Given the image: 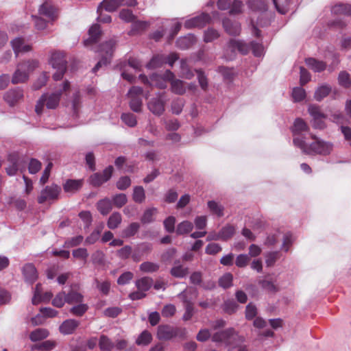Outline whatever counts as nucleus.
Listing matches in <instances>:
<instances>
[{
	"mask_svg": "<svg viewBox=\"0 0 351 351\" xmlns=\"http://www.w3.org/2000/svg\"><path fill=\"white\" fill-rule=\"evenodd\" d=\"M111 201L115 207L121 208L127 203L128 198L125 194L119 193L114 195Z\"/></svg>",
	"mask_w": 351,
	"mask_h": 351,
	"instance_id": "603ef678",
	"label": "nucleus"
},
{
	"mask_svg": "<svg viewBox=\"0 0 351 351\" xmlns=\"http://www.w3.org/2000/svg\"><path fill=\"white\" fill-rule=\"evenodd\" d=\"M113 167L110 165L102 173H95L90 177V182L94 186H99L107 182L112 176Z\"/></svg>",
	"mask_w": 351,
	"mask_h": 351,
	"instance_id": "f8f14e48",
	"label": "nucleus"
},
{
	"mask_svg": "<svg viewBox=\"0 0 351 351\" xmlns=\"http://www.w3.org/2000/svg\"><path fill=\"white\" fill-rule=\"evenodd\" d=\"M11 45L16 56L21 53H27L32 50V46L27 43L24 38L17 37L11 41Z\"/></svg>",
	"mask_w": 351,
	"mask_h": 351,
	"instance_id": "f3484780",
	"label": "nucleus"
},
{
	"mask_svg": "<svg viewBox=\"0 0 351 351\" xmlns=\"http://www.w3.org/2000/svg\"><path fill=\"white\" fill-rule=\"evenodd\" d=\"M189 273L188 267H185L180 264L179 260L174 262L173 267L171 269L170 274L175 278H182L185 277Z\"/></svg>",
	"mask_w": 351,
	"mask_h": 351,
	"instance_id": "a878e982",
	"label": "nucleus"
},
{
	"mask_svg": "<svg viewBox=\"0 0 351 351\" xmlns=\"http://www.w3.org/2000/svg\"><path fill=\"white\" fill-rule=\"evenodd\" d=\"M119 18L126 23H130L134 21L135 16L131 10L123 9L119 12Z\"/></svg>",
	"mask_w": 351,
	"mask_h": 351,
	"instance_id": "338daca9",
	"label": "nucleus"
},
{
	"mask_svg": "<svg viewBox=\"0 0 351 351\" xmlns=\"http://www.w3.org/2000/svg\"><path fill=\"white\" fill-rule=\"evenodd\" d=\"M152 250V245L149 243H141L135 247L132 258L135 262H139L141 259V256L144 254H147Z\"/></svg>",
	"mask_w": 351,
	"mask_h": 351,
	"instance_id": "6ab92c4d",
	"label": "nucleus"
},
{
	"mask_svg": "<svg viewBox=\"0 0 351 351\" xmlns=\"http://www.w3.org/2000/svg\"><path fill=\"white\" fill-rule=\"evenodd\" d=\"M3 98L10 106H14L23 99V90L19 87L10 89L5 93Z\"/></svg>",
	"mask_w": 351,
	"mask_h": 351,
	"instance_id": "2eb2a0df",
	"label": "nucleus"
},
{
	"mask_svg": "<svg viewBox=\"0 0 351 351\" xmlns=\"http://www.w3.org/2000/svg\"><path fill=\"white\" fill-rule=\"evenodd\" d=\"M49 335V332L47 329L37 328L30 333L29 338L32 341H37L47 338Z\"/></svg>",
	"mask_w": 351,
	"mask_h": 351,
	"instance_id": "58836bf2",
	"label": "nucleus"
},
{
	"mask_svg": "<svg viewBox=\"0 0 351 351\" xmlns=\"http://www.w3.org/2000/svg\"><path fill=\"white\" fill-rule=\"evenodd\" d=\"M121 215L118 212H114L108 219L107 226L108 228L113 230L117 228L121 223Z\"/></svg>",
	"mask_w": 351,
	"mask_h": 351,
	"instance_id": "f704fd0d",
	"label": "nucleus"
},
{
	"mask_svg": "<svg viewBox=\"0 0 351 351\" xmlns=\"http://www.w3.org/2000/svg\"><path fill=\"white\" fill-rule=\"evenodd\" d=\"M152 285V279L149 277H143L136 281L137 289L143 292L148 291Z\"/></svg>",
	"mask_w": 351,
	"mask_h": 351,
	"instance_id": "ea45409f",
	"label": "nucleus"
},
{
	"mask_svg": "<svg viewBox=\"0 0 351 351\" xmlns=\"http://www.w3.org/2000/svg\"><path fill=\"white\" fill-rule=\"evenodd\" d=\"M116 43L117 41L114 38H111L100 45L98 52L101 56V60L93 69V73H96L103 65H107L110 62Z\"/></svg>",
	"mask_w": 351,
	"mask_h": 351,
	"instance_id": "7ed1b4c3",
	"label": "nucleus"
},
{
	"mask_svg": "<svg viewBox=\"0 0 351 351\" xmlns=\"http://www.w3.org/2000/svg\"><path fill=\"white\" fill-rule=\"evenodd\" d=\"M223 26L225 31L232 36L239 35L241 30L239 23L233 22L229 19H225L223 20Z\"/></svg>",
	"mask_w": 351,
	"mask_h": 351,
	"instance_id": "412c9836",
	"label": "nucleus"
},
{
	"mask_svg": "<svg viewBox=\"0 0 351 351\" xmlns=\"http://www.w3.org/2000/svg\"><path fill=\"white\" fill-rule=\"evenodd\" d=\"M180 76L190 80L194 76L193 72L190 69L186 60H180Z\"/></svg>",
	"mask_w": 351,
	"mask_h": 351,
	"instance_id": "c03bdc74",
	"label": "nucleus"
},
{
	"mask_svg": "<svg viewBox=\"0 0 351 351\" xmlns=\"http://www.w3.org/2000/svg\"><path fill=\"white\" fill-rule=\"evenodd\" d=\"M157 209L156 208H150L145 210L142 217L141 221L143 223H149L154 221L153 217L156 213Z\"/></svg>",
	"mask_w": 351,
	"mask_h": 351,
	"instance_id": "bf43d9fd",
	"label": "nucleus"
},
{
	"mask_svg": "<svg viewBox=\"0 0 351 351\" xmlns=\"http://www.w3.org/2000/svg\"><path fill=\"white\" fill-rule=\"evenodd\" d=\"M38 287L39 285H37L36 287L34 295L32 298L33 304H38L40 302H49L53 297V293L51 291H47L42 295H40Z\"/></svg>",
	"mask_w": 351,
	"mask_h": 351,
	"instance_id": "72a5a7b5",
	"label": "nucleus"
},
{
	"mask_svg": "<svg viewBox=\"0 0 351 351\" xmlns=\"http://www.w3.org/2000/svg\"><path fill=\"white\" fill-rule=\"evenodd\" d=\"M61 188L57 184L47 186L43 189L38 197V202L43 204L47 201L56 200L58 198Z\"/></svg>",
	"mask_w": 351,
	"mask_h": 351,
	"instance_id": "1a4fd4ad",
	"label": "nucleus"
},
{
	"mask_svg": "<svg viewBox=\"0 0 351 351\" xmlns=\"http://www.w3.org/2000/svg\"><path fill=\"white\" fill-rule=\"evenodd\" d=\"M210 16L206 13H202L199 16H195L186 21L184 27L187 29L193 27H202L209 23Z\"/></svg>",
	"mask_w": 351,
	"mask_h": 351,
	"instance_id": "ddd939ff",
	"label": "nucleus"
},
{
	"mask_svg": "<svg viewBox=\"0 0 351 351\" xmlns=\"http://www.w3.org/2000/svg\"><path fill=\"white\" fill-rule=\"evenodd\" d=\"M338 80L341 86L346 88L351 86V79L350 77V75L346 71H342L339 73Z\"/></svg>",
	"mask_w": 351,
	"mask_h": 351,
	"instance_id": "774afa93",
	"label": "nucleus"
},
{
	"mask_svg": "<svg viewBox=\"0 0 351 351\" xmlns=\"http://www.w3.org/2000/svg\"><path fill=\"white\" fill-rule=\"evenodd\" d=\"M79 324L80 322L75 319H66L60 326V331L64 335L72 334Z\"/></svg>",
	"mask_w": 351,
	"mask_h": 351,
	"instance_id": "b1692460",
	"label": "nucleus"
},
{
	"mask_svg": "<svg viewBox=\"0 0 351 351\" xmlns=\"http://www.w3.org/2000/svg\"><path fill=\"white\" fill-rule=\"evenodd\" d=\"M193 228V224L191 221L185 220L178 224L176 232L177 234L181 235L191 232Z\"/></svg>",
	"mask_w": 351,
	"mask_h": 351,
	"instance_id": "a19ab883",
	"label": "nucleus"
},
{
	"mask_svg": "<svg viewBox=\"0 0 351 351\" xmlns=\"http://www.w3.org/2000/svg\"><path fill=\"white\" fill-rule=\"evenodd\" d=\"M164 64H166V56L156 55L147 64V67L149 69H156L161 67Z\"/></svg>",
	"mask_w": 351,
	"mask_h": 351,
	"instance_id": "37998d69",
	"label": "nucleus"
},
{
	"mask_svg": "<svg viewBox=\"0 0 351 351\" xmlns=\"http://www.w3.org/2000/svg\"><path fill=\"white\" fill-rule=\"evenodd\" d=\"M96 207L101 215L106 216L112 210V202L109 198L106 197L99 200Z\"/></svg>",
	"mask_w": 351,
	"mask_h": 351,
	"instance_id": "393cba45",
	"label": "nucleus"
},
{
	"mask_svg": "<svg viewBox=\"0 0 351 351\" xmlns=\"http://www.w3.org/2000/svg\"><path fill=\"white\" fill-rule=\"evenodd\" d=\"M98 344L101 351H112L114 348V343L105 335L100 336Z\"/></svg>",
	"mask_w": 351,
	"mask_h": 351,
	"instance_id": "2f4dec72",
	"label": "nucleus"
},
{
	"mask_svg": "<svg viewBox=\"0 0 351 351\" xmlns=\"http://www.w3.org/2000/svg\"><path fill=\"white\" fill-rule=\"evenodd\" d=\"M208 207L210 210L218 217L223 216V206L215 201H209L208 202Z\"/></svg>",
	"mask_w": 351,
	"mask_h": 351,
	"instance_id": "8fccbe9b",
	"label": "nucleus"
},
{
	"mask_svg": "<svg viewBox=\"0 0 351 351\" xmlns=\"http://www.w3.org/2000/svg\"><path fill=\"white\" fill-rule=\"evenodd\" d=\"M8 160L10 165L5 168L6 173L8 176H14L19 170L21 172L25 170L26 162L18 155H10Z\"/></svg>",
	"mask_w": 351,
	"mask_h": 351,
	"instance_id": "9d476101",
	"label": "nucleus"
},
{
	"mask_svg": "<svg viewBox=\"0 0 351 351\" xmlns=\"http://www.w3.org/2000/svg\"><path fill=\"white\" fill-rule=\"evenodd\" d=\"M140 270L145 273H152L158 270L159 265L152 262H144L139 266Z\"/></svg>",
	"mask_w": 351,
	"mask_h": 351,
	"instance_id": "09e8293b",
	"label": "nucleus"
},
{
	"mask_svg": "<svg viewBox=\"0 0 351 351\" xmlns=\"http://www.w3.org/2000/svg\"><path fill=\"white\" fill-rule=\"evenodd\" d=\"M133 200L138 204L143 203L145 199V190L143 186H135L132 194Z\"/></svg>",
	"mask_w": 351,
	"mask_h": 351,
	"instance_id": "de8ad7c7",
	"label": "nucleus"
},
{
	"mask_svg": "<svg viewBox=\"0 0 351 351\" xmlns=\"http://www.w3.org/2000/svg\"><path fill=\"white\" fill-rule=\"evenodd\" d=\"M247 3L248 7L253 10L265 11L267 10L266 4L263 1L249 0Z\"/></svg>",
	"mask_w": 351,
	"mask_h": 351,
	"instance_id": "69168bd1",
	"label": "nucleus"
},
{
	"mask_svg": "<svg viewBox=\"0 0 351 351\" xmlns=\"http://www.w3.org/2000/svg\"><path fill=\"white\" fill-rule=\"evenodd\" d=\"M66 293L64 291L59 292L52 300V304L57 307L61 308L66 302Z\"/></svg>",
	"mask_w": 351,
	"mask_h": 351,
	"instance_id": "6e6d98bb",
	"label": "nucleus"
},
{
	"mask_svg": "<svg viewBox=\"0 0 351 351\" xmlns=\"http://www.w3.org/2000/svg\"><path fill=\"white\" fill-rule=\"evenodd\" d=\"M38 14L47 17L49 21H53L57 17V10L51 2L45 1L40 5Z\"/></svg>",
	"mask_w": 351,
	"mask_h": 351,
	"instance_id": "a211bd4d",
	"label": "nucleus"
},
{
	"mask_svg": "<svg viewBox=\"0 0 351 351\" xmlns=\"http://www.w3.org/2000/svg\"><path fill=\"white\" fill-rule=\"evenodd\" d=\"M66 300L68 304L81 303L83 301V295L73 289H71L66 293Z\"/></svg>",
	"mask_w": 351,
	"mask_h": 351,
	"instance_id": "4c0bfd02",
	"label": "nucleus"
},
{
	"mask_svg": "<svg viewBox=\"0 0 351 351\" xmlns=\"http://www.w3.org/2000/svg\"><path fill=\"white\" fill-rule=\"evenodd\" d=\"M237 334L232 328L215 333L212 340L215 342H225L227 344L231 343L232 339H234Z\"/></svg>",
	"mask_w": 351,
	"mask_h": 351,
	"instance_id": "dca6fc26",
	"label": "nucleus"
},
{
	"mask_svg": "<svg viewBox=\"0 0 351 351\" xmlns=\"http://www.w3.org/2000/svg\"><path fill=\"white\" fill-rule=\"evenodd\" d=\"M101 34V31L100 26L97 24L93 25L88 30L89 38L84 42V45L87 47L93 43H96L99 38Z\"/></svg>",
	"mask_w": 351,
	"mask_h": 351,
	"instance_id": "5701e85b",
	"label": "nucleus"
},
{
	"mask_svg": "<svg viewBox=\"0 0 351 351\" xmlns=\"http://www.w3.org/2000/svg\"><path fill=\"white\" fill-rule=\"evenodd\" d=\"M280 258V252L278 251L270 252L265 255V263L267 267H271L276 261Z\"/></svg>",
	"mask_w": 351,
	"mask_h": 351,
	"instance_id": "052dcab7",
	"label": "nucleus"
},
{
	"mask_svg": "<svg viewBox=\"0 0 351 351\" xmlns=\"http://www.w3.org/2000/svg\"><path fill=\"white\" fill-rule=\"evenodd\" d=\"M49 63L55 69H66V60L62 52H52Z\"/></svg>",
	"mask_w": 351,
	"mask_h": 351,
	"instance_id": "4468645a",
	"label": "nucleus"
},
{
	"mask_svg": "<svg viewBox=\"0 0 351 351\" xmlns=\"http://www.w3.org/2000/svg\"><path fill=\"white\" fill-rule=\"evenodd\" d=\"M29 77L28 73L21 69L18 64L12 77V83L14 84L24 83L28 80Z\"/></svg>",
	"mask_w": 351,
	"mask_h": 351,
	"instance_id": "bb28decb",
	"label": "nucleus"
},
{
	"mask_svg": "<svg viewBox=\"0 0 351 351\" xmlns=\"http://www.w3.org/2000/svg\"><path fill=\"white\" fill-rule=\"evenodd\" d=\"M235 232V228L233 226L226 225L219 232L222 241H226L231 238Z\"/></svg>",
	"mask_w": 351,
	"mask_h": 351,
	"instance_id": "49530a36",
	"label": "nucleus"
},
{
	"mask_svg": "<svg viewBox=\"0 0 351 351\" xmlns=\"http://www.w3.org/2000/svg\"><path fill=\"white\" fill-rule=\"evenodd\" d=\"M152 340L151 333L147 330L143 331L136 339V343L140 346H146L149 345Z\"/></svg>",
	"mask_w": 351,
	"mask_h": 351,
	"instance_id": "79ce46f5",
	"label": "nucleus"
},
{
	"mask_svg": "<svg viewBox=\"0 0 351 351\" xmlns=\"http://www.w3.org/2000/svg\"><path fill=\"white\" fill-rule=\"evenodd\" d=\"M19 64L29 75L31 73L38 67L39 61L36 59H29L19 63Z\"/></svg>",
	"mask_w": 351,
	"mask_h": 351,
	"instance_id": "473e14b6",
	"label": "nucleus"
},
{
	"mask_svg": "<svg viewBox=\"0 0 351 351\" xmlns=\"http://www.w3.org/2000/svg\"><path fill=\"white\" fill-rule=\"evenodd\" d=\"M219 37V34L216 29L209 28L204 32V41L206 43H210L217 39Z\"/></svg>",
	"mask_w": 351,
	"mask_h": 351,
	"instance_id": "13d9d810",
	"label": "nucleus"
},
{
	"mask_svg": "<svg viewBox=\"0 0 351 351\" xmlns=\"http://www.w3.org/2000/svg\"><path fill=\"white\" fill-rule=\"evenodd\" d=\"M305 62L306 65L315 72H321L326 67V64L324 62L313 58H306Z\"/></svg>",
	"mask_w": 351,
	"mask_h": 351,
	"instance_id": "c85d7f7f",
	"label": "nucleus"
},
{
	"mask_svg": "<svg viewBox=\"0 0 351 351\" xmlns=\"http://www.w3.org/2000/svg\"><path fill=\"white\" fill-rule=\"evenodd\" d=\"M233 276L230 273H226L219 280V285L223 288H228L232 285Z\"/></svg>",
	"mask_w": 351,
	"mask_h": 351,
	"instance_id": "680f3d73",
	"label": "nucleus"
},
{
	"mask_svg": "<svg viewBox=\"0 0 351 351\" xmlns=\"http://www.w3.org/2000/svg\"><path fill=\"white\" fill-rule=\"evenodd\" d=\"M82 180H68L64 183L63 188L65 192L74 193L81 189Z\"/></svg>",
	"mask_w": 351,
	"mask_h": 351,
	"instance_id": "7c9ffc66",
	"label": "nucleus"
},
{
	"mask_svg": "<svg viewBox=\"0 0 351 351\" xmlns=\"http://www.w3.org/2000/svg\"><path fill=\"white\" fill-rule=\"evenodd\" d=\"M331 91V87L327 84L319 86L315 92L314 97L317 101H320L326 97Z\"/></svg>",
	"mask_w": 351,
	"mask_h": 351,
	"instance_id": "c9c22d12",
	"label": "nucleus"
},
{
	"mask_svg": "<svg viewBox=\"0 0 351 351\" xmlns=\"http://www.w3.org/2000/svg\"><path fill=\"white\" fill-rule=\"evenodd\" d=\"M184 106V101L182 99H177L171 103V112L175 114H179L182 112L183 107Z\"/></svg>",
	"mask_w": 351,
	"mask_h": 351,
	"instance_id": "e2e57ef3",
	"label": "nucleus"
},
{
	"mask_svg": "<svg viewBox=\"0 0 351 351\" xmlns=\"http://www.w3.org/2000/svg\"><path fill=\"white\" fill-rule=\"evenodd\" d=\"M311 138L314 141L308 144L305 140L299 137H295L293 140L295 146L299 147L302 153L307 155H323L326 156L331 153L333 149V145L330 142L324 141L316 136L311 134Z\"/></svg>",
	"mask_w": 351,
	"mask_h": 351,
	"instance_id": "f257e3e1",
	"label": "nucleus"
},
{
	"mask_svg": "<svg viewBox=\"0 0 351 351\" xmlns=\"http://www.w3.org/2000/svg\"><path fill=\"white\" fill-rule=\"evenodd\" d=\"M249 50L250 47L243 41L231 39L225 47L224 57L227 60H231L235 57L237 51L247 54Z\"/></svg>",
	"mask_w": 351,
	"mask_h": 351,
	"instance_id": "39448f33",
	"label": "nucleus"
},
{
	"mask_svg": "<svg viewBox=\"0 0 351 351\" xmlns=\"http://www.w3.org/2000/svg\"><path fill=\"white\" fill-rule=\"evenodd\" d=\"M49 79V75L47 72H43L39 77L37 78L36 82L33 84V88L35 90H38L44 86Z\"/></svg>",
	"mask_w": 351,
	"mask_h": 351,
	"instance_id": "864d4df0",
	"label": "nucleus"
},
{
	"mask_svg": "<svg viewBox=\"0 0 351 351\" xmlns=\"http://www.w3.org/2000/svg\"><path fill=\"white\" fill-rule=\"evenodd\" d=\"M171 90L172 93L182 95L186 93L184 82L182 80L175 79V77L170 80Z\"/></svg>",
	"mask_w": 351,
	"mask_h": 351,
	"instance_id": "c756f323",
	"label": "nucleus"
},
{
	"mask_svg": "<svg viewBox=\"0 0 351 351\" xmlns=\"http://www.w3.org/2000/svg\"><path fill=\"white\" fill-rule=\"evenodd\" d=\"M136 4V0H103L97 8V12H99L104 9L110 12L115 11L119 7L122 5L133 7Z\"/></svg>",
	"mask_w": 351,
	"mask_h": 351,
	"instance_id": "6e6552de",
	"label": "nucleus"
},
{
	"mask_svg": "<svg viewBox=\"0 0 351 351\" xmlns=\"http://www.w3.org/2000/svg\"><path fill=\"white\" fill-rule=\"evenodd\" d=\"M121 118L129 127H134L137 123L136 116L132 113H123Z\"/></svg>",
	"mask_w": 351,
	"mask_h": 351,
	"instance_id": "0e129e2a",
	"label": "nucleus"
},
{
	"mask_svg": "<svg viewBox=\"0 0 351 351\" xmlns=\"http://www.w3.org/2000/svg\"><path fill=\"white\" fill-rule=\"evenodd\" d=\"M144 83L149 82V80L146 76L140 75ZM175 77V75L170 70H166L163 74L153 73L149 77V83L151 86H155L160 89H165L167 87V83Z\"/></svg>",
	"mask_w": 351,
	"mask_h": 351,
	"instance_id": "20e7f679",
	"label": "nucleus"
},
{
	"mask_svg": "<svg viewBox=\"0 0 351 351\" xmlns=\"http://www.w3.org/2000/svg\"><path fill=\"white\" fill-rule=\"evenodd\" d=\"M332 12L334 14L351 15V5L339 3L332 8Z\"/></svg>",
	"mask_w": 351,
	"mask_h": 351,
	"instance_id": "e433bc0d",
	"label": "nucleus"
},
{
	"mask_svg": "<svg viewBox=\"0 0 351 351\" xmlns=\"http://www.w3.org/2000/svg\"><path fill=\"white\" fill-rule=\"evenodd\" d=\"M150 23L148 21H134L132 25L131 32H138L146 29Z\"/></svg>",
	"mask_w": 351,
	"mask_h": 351,
	"instance_id": "4d7b16f0",
	"label": "nucleus"
},
{
	"mask_svg": "<svg viewBox=\"0 0 351 351\" xmlns=\"http://www.w3.org/2000/svg\"><path fill=\"white\" fill-rule=\"evenodd\" d=\"M164 95L158 93L156 97L152 98L147 103L148 109L156 116H160L165 112L166 100L163 98Z\"/></svg>",
	"mask_w": 351,
	"mask_h": 351,
	"instance_id": "9b49d317",
	"label": "nucleus"
},
{
	"mask_svg": "<svg viewBox=\"0 0 351 351\" xmlns=\"http://www.w3.org/2000/svg\"><path fill=\"white\" fill-rule=\"evenodd\" d=\"M195 43V37L192 34L180 37L176 40V46L181 49H186Z\"/></svg>",
	"mask_w": 351,
	"mask_h": 351,
	"instance_id": "cd10ccee",
	"label": "nucleus"
},
{
	"mask_svg": "<svg viewBox=\"0 0 351 351\" xmlns=\"http://www.w3.org/2000/svg\"><path fill=\"white\" fill-rule=\"evenodd\" d=\"M186 333L185 328H174L169 325H160L158 327L157 337L159 339L169 340L174 337H184Z\"/></svg>",
	"mask_w": 351,
	"mask_h": 351,
	"instance_id": "0eeeda50",
	"label": "nucleus"
},
{
	"mask_svg": "<svg viewBox=\"0 0 351 351\" xmlns=\"http://www.w3.org/2000/svg\"><path fill=\"white\" fill-rule=\"evenodd\" d=\"M84 240L82 235H78L72 238L67 239L64 244V247L66 248L73 247L80 245Z\"/></svg>",
	"mask_w": 351,
	"mask_h": 351,
	"instance_id": "5fc2aeb1",
	"label": "nucleus"
},
{
	"mask_svg": "<svg viewBox=\"0 0 351 351\" xmlns=\"http://www.w3.org/2000/svg\"><path fill=\"white\" fill-rule=\"evenodd\" d=\"M308 126L302 119H296L294 121L293 126L292 128L293 138L295 137H299L304 140V137L302 136V135L303 134L304 132H308Z\"/></svg>",
	"mask_w": 351,
	"mask_h": 351,
	"instance_id": "aec40b11",
	"label": "nucleus"
},
{
	"mask_svg": "<svg viewBox=\"0 0 351 351\" xmlns=\"http://www.w3.org/2000/svg\"><path fill=\"white\" fill-rule=\"evenodd\" d=\"M188 295H193L195 298L197 296L196 289L193 288L186 289L178 294V297L184 304L185 312L182 317L184 321L190 320L194 313L193 305L191 302L192 297L189 298Z\"/></svg>",
	"mask_w": 351,
	"mask_h": 351,
	"instance_id": "423d86ee",
	"label": "nucleus"
},
{
	"mask_svg": "<svg viewBox=\"0 0 351 351\" xmlns=\"http://www.w3.org/2000/svg\"><path fill=\"white\" fill-rule=\"evenodd\" d=\"M70 88L69 81H64L62 88L51 94H44L37 101L35 107V111L38 114L43 112L44 106H46L48 109H55L59 104L60 97L64 92Z\"/></svg>",
	"mask_w": 351,
	"mask_h": 351,
	"instance_id": "f03ea898",
	"label": "nucleus"
},
{
	"mask_svg": "<svg viewBox=\"0 0 351 351\" xmlns=\"http://www.w3.org/2000/svg\"><path fill=\"white\" fill-rule=\"evenodd\" d=\"M23 276L26 282L32 284L38 278L37 271L35 267L31 264H26L22 269Z\"/></svg>",
	"mask_w": 351,
	"mask_h": 351,
	"instance_id": "4be33fe9",
	"label": "nucleus"
},
{
	"mask_svg": "<svg viewBox=\"0 0 351 351\" xmlns=\"http://www.w3.org/2000/svg\"><path fill=\"white\" fill-rule=\"evenodd\" d=\"M162 122L165 125L166 130L168 131H176L180 127V123L176 119H162Z\"/></svg>",
	"mask_w": 351,
	"mask_h": 351,
	"instance_id": "3c124183",
	"label": "nucleus"
},
{
	"mask_svg": "<svg viewBox=\"0 0 351 351\" xmlns=\"http://www.w3.org/2000/svg\"><path fill=\"white\" fill-rule=\"evenodd\" d=\"M140 228L138 223H131L127 228L122 231V236L125 238H130L135 235Z\"/></svg>",
	"mask_w": 351,
	"mask_h": 351,
	"instance_id": "a18cd8bd",
	"label": "nucleus"
}]
</instances>
